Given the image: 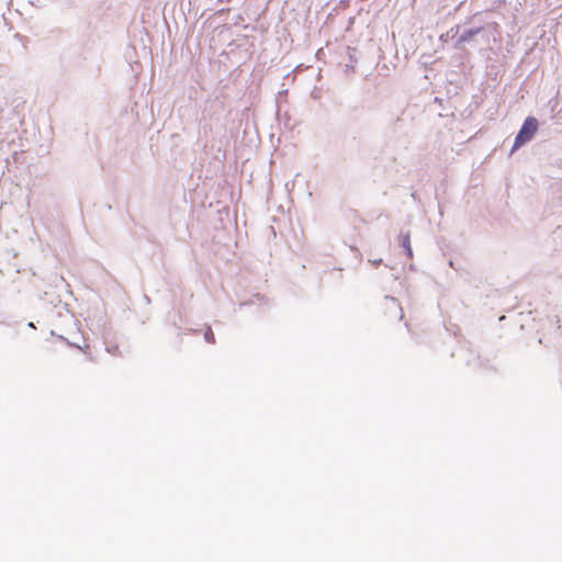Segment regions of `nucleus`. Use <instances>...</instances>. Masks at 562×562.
Wrapping results in <instances>:
<instances>
[{"label":"nucleus","instance_id":"obj_1","mask_svg":"<svg viewBox=\"0 0 562 562\" xmlns=\"http://www.w3.org/2000/svg\"><path fill=\"white\" fill-rule=\"evenodd\" d=\"M537 130H538L537 119L533 116H528L525 120L519 133L517 134V136L515 138V144H514L513 149H517L520 146H522L525 143L529 142L536 134Z\"/></svg>","mask_w":562,"mask_h":562},{"label":"nucleus","instance_id":"obj_2","mask_svg":"<svg viewBox=\"0 0 562 562\" xmlns=\"http://www.w3.org/2000/svg\"><path fill=\"white\" fill-rule=\"evenodd\" d=\"M401 243H402V247L405 249V252H406L407 257L412 258L413 257V250H412V247H411L409 235L408 234L402 235L401 236Z\"/></svg>","mask_w":562,"mask_h":562},{"label":"nucleus","instance_id":"obj_3","mask_svg":"<svg viewBox=\"0 0 562 562\" xmlns=\"http://www.w3.org/2000/svg\"><path fill=\"white\" fill-rule=\"evenodd\" d=\"M479 33V30H468L459 37V43H464L467 41H470L474 35Z\"/></svg>","mask_w":562,"mask_h":562},{"label":"nucleus","instance_id":"obj_4","mask_svg":"<svg viewBox=\"0 0 562 562\" xmlns=\"http://www.w3.org/2000/svg\"><path fill=\"white\" fill-rule=\"evenodd\" d=\"M386 305L389 308L397 310L400 318H402V316H403L402 308H401L400 304L394 299L387 300Z\"/></svg>","mask_w":562,"mask_h":562},{"label":"nucleus","instance_id":"obj_5","mask_svg":"<svg viewBox=\"0 0 562 562\" xmlns=\"http://www.w3.org/2000/svg\"><path fill=\"white\" fill-rule=\"evenodd\" d=\"M204 338L210 344H214L215 342L214 333H213V330L210 327L205 330Z\"/></svg>","mask_w":562,"mask_h":562}]
</instances>
